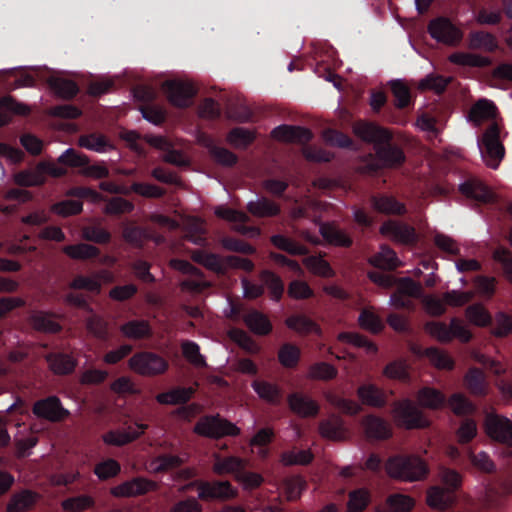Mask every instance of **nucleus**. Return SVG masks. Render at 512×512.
Segmentation results:
<instances>
[{
    "label": "nucleus",
    "instance_id": "obj_26",
    "mask_svg": "<svg viewBox=\"0 0 512 512\" xmlns=\"http://www.w3.org/2000/svg\"><path fill=\"white\" fill-rule=\"evenodd\" d=\"M464 384L470 394L474 396H485L488 393L489 384L485 373L477 368L471 367L464 376Z\"/></svg>",
    "mask_w": 512,
    "mask_h": 512
},
{
    "label": "nucleus",
    "instance_id": "obj_11",
    "mask_svg": "<svg viewBox=\"0 0 512 512\" xmlns=\"http://www.w3.org/2000/svg\"><path fill=\"white\" fill-rule=\"evenodd\" d=\"M130 368L138 374L153 376L164 373L168 362L153 352H138L129 360Z\"/></svg>",
    "mask_w": 512,
    "mask_h": 512
},
{
    "label": "nucleus",
    "instance_id": "obj_31",
    "mask_svg": "<svg viewBox=\"0 0 512 512\" xmlns=\"http://www.w3.org/2000/svg\"><path fill=\"white\" fill-rule=\"evenodd\" d=\"M194 393L195 390L192 387H176L167 392L159 393L156 400L163 405L186 404Z\"/></svg>",
    "mask_w": 512,
    "mask_h": 512
},
{
    "label": "nucleus",
    "instance_id": "obj_38",
    "mask_svg": "<svg viewBox=\"0 0 512 512\" xmlns=\"http://www.w3.org/2000/svg\"><path fill=\"white\" fill-rule=\"evenodd\" d=\"M64 254L75 260H88L97 258L100 255V249L87 243L67 245L63 248Z\"/></svg>",
    "mask_w": 512,
    "mask_h": 512
},
{
    "label": "nucleus",
    "instance_id": "obj_32",
    "mask_svg": "<svg viewBox=\"0 0 512 512\" xmlns=\"http://www.w3.org/2000/svg\"><path fill=\"white\" fill-rule=\"evenodd\" d=\"M245 467L244 461L237 456L221 457L215 455L213 464V471L217 475L234 474L236 477L241 470Z\"/></svg>",
    "mask_w": 512,
    "mask_h": 512
},
{
    "label": "nucleus",
    "instance_id": "obj_12",
    "mask_svg": "<svg viewBox=\"0 0 512 512\" xmlns=\"http://www.w3.org/2000/svg\"><path fill=\"white\" fill-rule=\"evenodd\" d=\"M463 322H425V330L441 342H449L458 338L462 342H468L472 338L471 332Z\"/></svg>",
    "mask_w": 512,
    "mask_h": 512
},
{
    "label": "nucleus",
    "instance_id": "obj_48",
    "mask_svg": "<svg viewBox=\"0 0 512 512\" xmlns=\"http://www.w3.org/2000/svg\"><path fill=\"white\" fill-rule=\"evenodd\" d=\"M6 111H10L19 115H26L29 113V108L24 105L16 102L11 97H5L0 100V127L8 124L10 117L6 113Z\"/></svg>",
    "mask_w": 512,
    "mask_h": 512
},
{
    "label": "nucleus",
    "instance_id": "obj_54",
    "mask_svg": "<svg viewBox=\"0 0 512 512\" xmlns=\"http://www.w3.org/2000/svg\"><path fill=\"white\" fill-rule=\"evenodd\" d=\"M383 374L390 379L408 381L409 372L406 360L399 359L388 363L383 370Z\"/></svg>",
    "mask_w": 512,
    "mask_h": 512
},
{
    "label": "nucleus",
    "instance_id": "obj_42",
    "mask_svg": "<svg viewBox=\"0 0 512 512\" xmlns=\"http://www.w3.org/2000/svg\"><path fill=\"white\" fill-rule=\"evenodd\" d=\"M79 145L98 153H103L113 148V145L106 136L100 133H90L80 136Z\"/></svg>",
    "mask_w": 512,
    "mask_h": 512
},
{
    "label": "nucleus",
    "instance_id": "obj_44",
    "mask_svg": "<svg viewBox=\"0 0 512 512\" xmlns=\"http://www.w3.org/2000/svg\"><path fill=\"white\" fill-rule=\"evenodd\" d=\"M469 45L472 49H483L494 52L498 48L495 36L485 31H474L469 35Z\"/></svg>",
    "mask_w": 512,
    "mask_h": 512
},
{
    "label": "nucleus",
    "instance_id": "obj_30",
    "mask_svg": "<svg viewBox=\"0 0 512 512\" xmlns=\"http://www.w3.org/2000/svg\"><path fill=\"white\" fill-rule=\"evenodd\" d=\"M320 233L325 241L329 244L349 248L353 244L352 238L342 229L329 223H325L320 227Z\"/></svg>",
    "mask_w": 512,
    "mask_h": 512
},
{
    "label": "nucleus",
    "instance_id": "obj_13",
    "mask_svg": "<svg viewBox=\"0 0 512 512\" xmlns=\"http://www.w3.org/2000/svg\"><path fill=\"white\" fill-rule=\"evenodd\" d=\"M168 101L177 108H187L192 105L197 89L190 82L168 80L163 84Z\"/></svg>",
    "mask_w": 512,
    "mask_h": 512
},
{
    "label": "nucleus",
    "instance_id": "obj_59",
    "mask_svg": "<svg viewBox=\"0 0 512 512\" xmlns=\"http://www.w3.org/2000/svg\"><path fill=\"white\" fill-rule=\"evenodd\" d=\"M209 152L213 160L222 166L232 167L238 162L237 155L227 148L211 145Z\"/></svg>",
    "mask_w": 512,
    "mask_h": 512
},
{
    "label": "nucleus",
    "instance_id": "obj_17",
    "mask_svg": "<svg viewBox=\"0 0 512 512\" xmlns=\"http://www.w3.org/2000/svg\"><path fill=\"white\" fill-rule=\"evenodd\" d=\"M156 489V483L144 477H135L112 488L111 493L116 497L142 496Z\"/></svg>",
    "mask_w": 512,
    "mask_h": 512
},
{
    "label": "nucleus",
    "instance_id": "obj_23",
    "mask_svg": "<svg viewBox=\"0 0 512 512\" xmlns=\"http://www.w3.org/2000/svg\"><path fill=\"white\" fill-rule=\"evenodd\" d=\"M147 427L146 424L135 423L126 431L111 430L103 435V441L108 445L123 446L138 439Z\"/></svg>",
    "mask_w": 512,
    "mask_h": 512
},
{
    "label": "nucleus",
    "instance_id": "obj_18",
    "mask_svg": "<svg viewBox=\"0 0 512 512\" xmlns=\"http://www.w3.org/2000/svg\"><path fill=\"white\" fill-rule=\"evenodd\" d=\"M486 431L493 440L512 446V421L508 418L498 415L487 417Z\"/></svg>",
    "mask_w": 512,
    "mask_h": 512
},
{
    "label": "nucleus",
    "instance_id": "obj_10",
    "mask_svg": "<svg viewBox=\"0 0 512 512\" xmlns=\"http://www.w3.org/2000/svg\"><path fill=\"white\" fill-rule=\"evenodd\" d=\"M58 162L69 167L84 168V173L87 176L94 177L96 179H102L109 176V170L104 164L89 165L88 157L83 153L77 152L73 148L65 150L59 156Z\"/></svg>",
    "mask_w": 512,
    "mask_h": 512
},
{
    "label": "nucleus",
    "instance_id": "obj_25",
    "mask_svg": "<svg viewBox=\"0 0 512 512\" xmlns=\"http://www.w3.org/2000/svg\"><path fill=\"white\" fill-rule=\"evenodd\" d=\"M357 396L362 404L383 408L387 404L386 392L372 383L362 384L357 388Z\"/></svg>",
    "mask_w": 512,
    "mask_h": 512
},
{
    "label": "nucleus",
    "instance_id": "obj_1",
    "mask_svg": "<svg viewBox=\"0 0 512 512\" xmlns=\"http://www.w3.org/2000/svg\"><path fill=\"white\" fill-rule=\"evenodd\" d=\"M471 296L467 292L451 290L441 297L425 294L422 285L409 277L401 278L396 290L390 297V302L396 308L410 310L414 307L413 300L419 299L425 312L438 317L445 313L447 306L460 307L469 302Z\"/></svg>",
    "mask_w": 512,
    "mask_h": 512
},
{
    "label": "nucleus",
    "instance_id": "obj_62",
    "mask_svg": "<svg viewBox=\"0 0 512 512\" xmlns=\"http://www.w3.org/2000/svg\"><path fill=\"white\" fill-rule=\"evenodd\" d=\"M122 332L130 338L142 339L151 334L149 322H125L121 327Z\"/></svg>",
    "mask_w": 512,
    "mask_h": 512
},
{
    "label": "nucleus",
    "instance_id": "obj_24",
    "mask_svg": "<svg viewBox=\"0 0 512 512\" xmlns=\"http://www.w3.org/2000/svg\"><path fill=\"white\" fill-rule=\"evenodd\" d=\"M372 208L386 215H404L407 212L404 203L399 202L394 196L386 194L372 195L370 197Z\"/></svg>",
    "mask_w": 512,
    "mask_h": 512
},
{
    "label": "nucleus",
    "instance_id": "obj_6",
    "mask_svg": "<svg viewBox=\"0 0 512 512\" xmlns=\"http://www.w3.org/2000/svg\"><path fill=\"white\" fill-rule=\"evenodd\" d=\"M478 147L486 164L496 169L503 159L505 150L500 142V128L498 124L492 123L483 133L482 139L478 142Z\"/></svg>",
    "mask_w": 512,
    "mask_h": 512
},
{
    "label": "nucleus",
    "instance_id": "obj_15",
    "mask_svg": "<svg viewBox=\"0 0 512 512\" xmlns=\"http://www.w3.org/2000/svg\"><path fill=\"white\" fill-rule=\"evenodd\" d=\"M379 231L383 236L404 245H414L418 241L415 228L407 223L387 220L380 226Z\"/></svg>",
    "mask_w": 512,
    "mask_h": 512
},
{
    "label": "nucleus",
    "instance_id": "obj_40",
    "mask_svg": "<svg viewBox=\"0 0 512 512\" xmlns=\"http://www.w3.org/2000/svg\"><path fill=\"white\" fill-rule=\"evenodd\" d=\"M371 264L383 270H394L400 265L397 254L388 246H382L379 253L375 254L371 260Z\"/></svg>",
    "mask_w": 512,
    "mask_h": 512
},
{
    "label": "nucleus",
    "instance_id": "obj_29",
    "mask_svg": "<svg viewBox=\"0 0 512 512\" xmlns=\"http://www.w3.org/2000/svg\"><path fill=\"white\" fill-rule=\"evenodd\" d=\"M252 388L257 395L267 403L271 405H280L282 401V390L274 383H270L264 380H254L252 382Z\"/></svg>",
    "mask_w": 512,
    "mask_h": 512
},
{
    "label": "nucleus",
    "instance_id": "obj_46",
    "mask_svg": "<svg viewBox=\"0 0 512 512\" xmlns=\"http://www.w3.org/2000/svg\"><path fill=\"white\" fill-rule=\"evenodd\" d=\"M272 244L280 250H283L291 255L303 256L308 253V248L294 240L281 235H273L271 237Z\"/></svg>",
    "mask_w": 512,
    "mask_h": 512
},
{
    "label": "nucleus",
    "instance_id": "obj_49",
    "mask_svg": "<svg viewBox=\"0 0 512 512\" xmlns=\"http://www.w3.org/2000/svg\"><path fill=\"white\" fill-rule=\"evenodd\" d=\"M181 349L185 359L197 368L207 367L205 357L200 353V347L197 343L185 340L181 344Z\"/></svg>",
    "mask_w": 512,
    "mask_h": 512
},
{
    "label": "nucleus",
    "instance_id": "obj_7",
    "mask_svg": "<svg viewBox=\"0 0 512 512\" xmlns=\"http://www.w3.org/2000/svg\"><path fill=\"white\" fill-rule=\"evenodd\" d=\"M198 490V497L203 501H221L225 502L234 499L238 491L229 481H205L197 480L194 483Z\"/></svg>",
    "mask_w": 512,
    "mask_h": 512
},
{
    "label": "nucleus",
    "instance_id": "obj_55",
    "mask_svg": "<svg viewBox=\"0 0 512 512\" xmlns=\"http://www.w3.org/2000/svg\"><path fill=\"white\" fill-rule=\"evenodd\" d=\"M338 370L327 362L314 363L309 371V377L313 380L328 381L336 378Z\"/></svg>",
    "mask_w": 512,
    "mask_h": 512
},
{
    "label": "nucleus",
    "instance_id": "obj_56",
    "mask_svg": "<svg viewBox=\"0 0 512 512\" xmlns=\"http://www.w3.org/2000/svg\"><path fill=\"white\" fill-rule=\"evenodd\" d=\"M121 471L118 461L109 458L98 463L94 468L95 475L102 481L117 476Z\"/></svg>",
    "mask_w": 512,
    "mask_h": 512
},
{
    "label": "nucleus",
    "instance_id": "obj_39",
    "mask_svg": "<svg viewBox=\"0 0 512 512\" xmlns=\"http://www.w3.org/2000/svg\"><path fill=\"white\" fill-rule=\"evenodd\" d=\"M256 138L253 131L244 127H234L227 134V142L237 149H246Z\"/></svg>",
    "mask_w": 512,
    "mask_h": 512
},
{
    "label": "nucleus",
    "instance_id": "obj_3",
    "mask_svg": "<svg viewBox=\"0 0 512 512\" xmlns=\"http://www.w3.org/2000/svg\"><path fill=\"white\" fill-rule=\"evenodd\" d=\"M439 476L445 487L432 486L429 488L427 504L433 509L446 510L455 500L454 493L462 484V476L450 468H442Z\"/></svg>",
    "mask_w": 512,
    "mask_h": 512
},
{
    "label": "nucleus",
    "instance_id": "obj_47",
    "mask_svg": "<svg viewBox=\"0 0 512 512\" xmlns=\"http://www.w3.org/2000/svg\"><path fill=\"white\" fill-rule=\"evenodd\" d=\"M301 357L300 349L291 343L283 344L278 351V360L280 364L288 369L295 368Z\"/></svg>",
    "mask_w": 512,
    "mask_h": 512
},
{
    "label": "nucleus",
    "instance_id": "obj_27",
    "mask_svg": "<svg viewBox=\"0 0 512 512\" xmlns=\"http://www.w3.org/2000/svg\"><path fill=\"white\" fill-rule=\"evenodd\" d=\"M411 350L414 354L418 356L427 357L430 360V362L438 369L452 370L454 368L453 359L448 354L439 350L438 348L429 347L423 349L420 346L413 344L411 346Z\"/></svg>",
    "mask_w": 512,
    "mask_h": 512
},
{
    "label": "nucleus",
    "instance_id": "obj_28",
    "mask_svg": "<svg viewBox=\"0 0 512 512\" xmlns=\"http://www.w3.org/2000/svg\"><path fill=\"white\" fill-rule=\"evenodd\" d=\"M39 499V494L29 489L15 492L8 504L7 512H24L34 507Z\"/></svg>",
    "mask_w": 512,
    "mask_h": 512
},
{
    "label": "nucleus",
    "instance_id": "obj_45",
    "mask_svg": "<svg viewBox=\"0 0 512 512\" xmlns=\"http://www.w3.org/2000/svg\"><path fill=\"white\" fill-rule=\"evenodd\" d=\"M417 399L422 406L431 409L440 408L446 403L445 395L441 391L430 387L422 388L418 392Z\"/></svg>",
    "mask_w": 512,
    "mask_h": 512
},
{
    "label": "nucleus",
    "instance_id": "obj_63",
    "mask_svg": "<svg viewBox=\"0 0 512 512\" xmlns=\"http://www.w3.org/2000/svg\"><path fill=\"white\" fill-rule=\"evenodd\" d=\"M326 399L332 405L349 415H357L362 409L355 401L339 397L331 392L326 394Z\"/></svg>",
    "mask_w": 512,
    "mask_h": 512
},
{
    "label": "nucleus",
    "instance_id": "obj_50",
    "mask_svg": "<svg viewBox=\"0 0 512 512\" xmlns=\"http://www.w3.org/2000/svg\"><path fill=\"white\" fill-rule=\"evenodd\" d=\"M261 280L269 290L271 298L279 301L284 293V284L281 278L275 273L265 270L261 273Z\"/></svg>",
    "mask_w": 512,
    "mask_h": 512
},
{
    "label": "nucleus",
    "instance_id": "obj_36",
    "mask_svg": "<svg viewBox=\"0 0 512 512\" xmlns=\"http://www.w3.org/2000/svg\"><path fill=\"white\" fill-rule=\"evenodd\" d=\"M496 106L492 101L481 99L477 101L469 112V119L477 125L483 121L493 119L496 115Z\"/></svg>",
    "mask_w": 512,
    "mask_h": 512
},
{
    "label": "nucleus",
    "instance_id": "obj_5",
    "mask_svg": "<svg viewBox=\"0 0 512 512\" xmlns=\"http://www.w3.org/2000/svg\"><path fill=\"white\" fill-rule=\"evenodd\" d=\"M194 432L210 439H220L225 436H238L241 431L234 423L215 414L201 417L194 426Z\"/></svg>",
    "mask_w": 512,
    "mask_h": 512
},
{
    "label": "nucleus",
    "instance_id": "obj_20",
    "mask_svg": "<svg viewBox=\"0 0 512 512\" xmlns=\"http://www.w3.org/2000/svg\"><path fill=\"white\" fill-rule=\"evenodd\" d=\"M361 425L369 439L386 440L392 436V428L389 423L374 414L364 416Z\"/></svg>",
    "mask_w": 512,
    "mask_h": 512
},
{
    "label": "nucleus",
    "instance_id": "obj_4",
    "mask_svg": "<svg viewBox=\"0 0 512 512\" xmlns=\"http://www.w3.org/2000/svg\"><path fill=\"white\" fill-rule=\"evenodd\" d=\"M387 473L402 481L423 480L429 472L426 462L414 455H395L386 462Z\"/></svg>",
    "mask_w": 512,
    "mask_h": 512
},
{
    "label": "nucleus",
    "instance_id": "obj_8",
    "mask_svg": "<svg viewBox=\"0 0 512 512\" xmlns=\"http://www.w3.org/2000/svg\"><path fill=\"white\" fill-rule=\"evenodd\" d=\"M427 29L434 40L447 46H457L463 38L461 29L444 16L432 19Z\"/></svg>",
    "mask_w": 512,
    "mask_h": 512
},
{
    "label": "nucleus",
    "instance_id": "obj_37",
    "mask_svg": "<svg viewBox=\"0 0 512 512\" xmlns=\"http://www.w3.org/2000/svg\"><path fill=\"white\" fill-rule=\"evenodd\" d=\"M45 162L39 163L35 169L23 170L18 172L14 179L17 185L22 187H33L40 186L45 182V176H43V168Z\"/></svg>",
    "mask_w": 512,
    "mask_h": 512
},
{
    "label": "nucleus",
    "instance_id": "obj_2",
    "mask_svg": "<svg viewBox=\"0 0 512 512\" xmlns=\"http://www.w3.org/2000/svg\"><path fill=\"white\" fill-rule=\"evenodd\" d=\"M353 132L361 140L375 145L376 156L384 167L394 168L405 162L404 151L391 143L392 134L388 129L372 122L357 121Z\"/></svg>",
    "mask_w": 512,
    "mask_h": 512
},
{
    "label": "nucleus",
    "instance_id": "obj_41",
    "mask_svg": "<svg viewBox=\"0 0 512 512\" xmlns=\"http://www.w3.org/2000/svg\"><path fill=\"white\" fill-rule=\"evenodd\" d=\"M48 83L50 88L55 92V94L64 99H72L79 92V87L77 83L70 79L52 77L49 79Z\"/></svg>",
    "mask_w": 512,
    "mask_h": 512
},
{
    "label": "nucleus",
    "instance_id": "obj_58",
    "mask_svg": "<svg viewBox=\"0 0 512 512\" xmlns=\"http://www.w3.org/2000/svg\"><path fill=\"white\" fill-rule=\"evenodd\" d=\"M305 265L314 274L321 277H331L334 271L330 264L320 256H309L305 259Z\"/></svg>",
    "mask_w": 512,
    "mask_h": 512
},
{
    "label": "nucleus",
    "instance_id": "obj_14",
    "mask_svg": "<svg viewBox=\"0 0 512 512\" xmlns=\"http://www.w3.org/2000/svg\"><path fill=\"white\" fill-rule=\"evenodd\" d=\"M32 412L36 417L53 423L64 421L70 416L69 410L63 407L60 398L55 395L37 400Z\"/></svg>",
    "mask_w": 512,
    "mask_h": 512
},
{
    "label": "nucleus",
    "instance_id": "obj_35",
    "mask_svg": "<svg viewBox=\"0 0 512 512\" xmlns=\"http://www.w3.org/2000/svg\"><path fill=\"white\" fill-rule=\"evenodd\" d=\"M247 211L255 217H273L280 213V207L266 197L256 201H250L246 206Z\"/></svg>",
    "mask_w": 512,
    "mask_h": 512
},
{
    "label": "nucleus",
    "instance_id": "obj_52",
    "mask_svg": "<svg viewBox=\"0 0 512 512\" xmlns=\"http://www.w3.org/2000/svg\"><path fill=\"white\" fill-rule=\"evenodd\" d=\"M390 87L395 98V105L400 109L406 108L411 103L409 87L401 80L391 81Z\"/></svg>",
    "mask_w": 512,
    "mask_h": 512
},
{
    "label": "nucleus",
    "instance_id": "obj_16",
    "mask_svg": "<svg viewBox=\"0 0 512 512\" xmlns=\"http://www.w3.org/2000/svg\"><path fill=\"white\" fill-rule=\"evenodd\" d=\"M100 189L114 194H128L130 191L146 198H161L165 195L166 191L154 184L134 182L130 186V189H124L119 185L110 182L103 181L99 185Z\"/></svg>",
    "mask_w": 512,
    "mask_h": 512
},
{
    "label": "nucleus",
    "instance_id": "obj_33",
    "mask_svg": "<svg viewBox=\"0 0 512 512\" xmlns=\"http://www.w3.org/2000/svg\"><path fill=\"white\" fill-rule=\"evenodd\" d=\"M319 433L323 438L333 441L344 439V423L339 417H330L319 423Z\"/></svg>",
    "mask_w": 512,
    "mask_h": 512
},
{
    "label": "nucleus",
    "instance_id": "obj_34",
    "mask_svg": "<svg viewBox=\"0 0 512 512\" xmlns=\"http://www.w3.org/2000/svg\"><path fill=\"white\" fill-rule=\"evenodd\" d=\"M46 359L51 370L59 375L72 373L77 364L75 359L66 353H50Z\"/></svg>",
    "mask_w": 512,
    "mask_h": 512
},
{
    "label": "nucleus",
    "instance_id": "obj_21",
    "mask_svg": "<svg viewBox=\"0 0 512 512\" xmlns=\"http://www.w3.org/2000/svg\"><path fill=\"white\" fill-rule=\"evenodd\" d=\"M459 192L466 198L479 203H489L493 193L488 186L476 178H469L459 185Z\"/></svg>",
    "mask_w": 512,
    "mask_h": 512
},
{
    "label": "nucleus",
    "instance_id": "obj_61",
    "mask_svg": "<svg viewBox=\"0 0 512 512\" xmlns=\"http://www.w3.org/2000/svg\"><path fill=\"white\" fill-rule=\"evenodd\" d=\"M284 465H308L314 459V455L310 450L288 451L281 456Z\"/></svg>",
    "mask_w": 512,
    "mask_h": 512
},
{
    "label": "nucleus",
    "instance_id": "obj_19",
    "mask_svg": "<svg viewBox=\"0 0 512 512\" xmlns=\"http://www.w3.org/2000/svg\"><path fill=\"white\" fill-rule=\"evenodd\" d=\"M287 403L290 410L302 418L315 417L320 410V406L315 400L301 392L290 393Z\"/></svg>",
    "mask_w": 512,
    "mask_h": 512
},
{
    "label": "nucleus",
    "instance_id": "obj_60",
    "mask_svg": "<svg viewBox=\"0 0 512 512\" xmlns=\"http://www.w3.org/2000/svg\"><path fill=\"white\" fill-rule=\"evenodd\" d=\"M82 236L85 240L97 244H107L111 240L110 232L97 225L84 227L82 229Z\"/></svg>",
    "mask_w": 512,
    "mask_h": 512
},
{
    "label": "nucleus",
    "instance_id": "obj_43",
    "mask_svg": "<svg viewBox=\"0 0 512 512\" xmlns=\"http://www.w3.org/2000/svg\"><path fill=\"white\" fill-rule=\"evenodd\" d=\"M449 61L455 65L468 67H486L491 63L488 57L465 52L452 53Z\"/></svg>",
    "mask_w": 512,
    "mask_h": 512
},
{
    "label": "nucleus",
    "instance_id": "obj_9",
    "mask_svg": "<svg viewBox=\"0 0 512 512\" xmlns=\"http://www.w3.org/2000/svg\"><path fill=\"white\" fill-rule=\"evenodd\" d=\"M393 415L398 426L406 429L423 428L428 424L422 411L409 399L395 402Z\"/></svg>",
    "mask_w": 512,
    "mask_h": 512
},
{
    "label": "nucleus",
    "instance_id": "obj_22",
    "mask_svg": "<svg viewBox=\"0 0 512 512\" xmlns=\"http://www.w3.org/2000/svg\"><path fill=\"white\" fill-rule=\"evenodd\" d=\"M272 135L278 140L299 144H306L313 139V133L308 128L285 124L275 127Z\"/></svg>",
    "mask_w": 512,
    "mask_h": 512
},
{
    "label": "nucleus",
    "instance_id": "obj_64",
    "mask_svg": "<svg viewBox=\"0 0 512 512\" xmlns=\"http://www.w3.org/2000/svg\"><path fill=\"white\" fill-rule=\"evenodd\" d=\"M231 338L246 352L258 354L260 346L244 331L233 329L230 332Z\"/></svg>",
    "mask_w": 512,
    "mask_h": 512
},
{
    "label": "nucleus",
    "instance_id": "obj_57",
    "mask_svg": "<svg viewBox=\"0 0 512 512\" xmlns=\"http://www.w3.org/2000/svg\"><path fill=\"white\" fill-rule=\"evenodd\" d=\"M370 501V494L365 489H357L349 493V501L347 504L348 512L363 511Z\"/></svg>",
    "mask_w": 512,
    "mask_h": 512
},
{
    "label": "nucleus",
    "instance_id": "obj_51",
    "mask_svg": "<svg viewBox=\"0 0 512 512\" xmlns=\"http://www.w3.org/2000/svg\"><path fill=\"white\" fill-rule=\"evenodd\" d=\"M451 79L442 75L429 74L419 82V89L421 90H432L437 94H442Z\"/></svg>",
    "mask_w": 512,
    "mask_h": 512
},
{
    "label": "nucleus",
    "instance_id": "obj_53",
    "mask_svg": "<svg viewBox=\"0 0 512 512\" xmlns=\"http://www.w3.org/2000/svg\"><path fill=\"white\" fill-rule=\"evenodd\" d=\"M95 504L94 499L89 495H78L69 497L62 502V508L67 512H82L93 508Z\"/></svg>",
    "mask_w": 512,
    "mask_h": 512
}]
</instances>
